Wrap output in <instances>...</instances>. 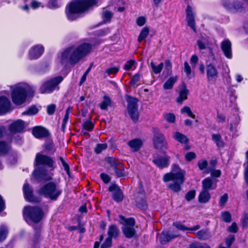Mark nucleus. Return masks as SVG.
Returning <instances> with one entry per match:
<instances>
[{
	"instance_id": "54",
	"label": "nucleus",
	"mask_w": 248,
	"mask_h": 248,
	"mask_svg": "<svg viewBox=\"0 0 248 248\" xmlns=\"http://www.w3.org/2000/svg\"><path fill=\"white\" fill-rule=\"evenodd\" d=\"M60 160L64 168V169L66 171V173H67L68 175H69L70 168L68 165L66 163V162L63 160V159L62 157H60Z\"/></svg>"
},
{
	"instance_id": "31",
	"label": "nucleus",
	"mask_w": 248,
	"mask_h": 248,
	"mask_svg": "<svg viewBox=\"0 0 248 248\" xmlns=\"http://www.w3.org/2000/svg\"><path fill=\"white\" fill-rule=\"evenodd\" d=\"M149 33V29L148 27H145L142 28L138 37V41L139 42H141L148 36Z\"/></svg>"
},
{
	"instance_id": "9",
	"label": "nucleus",
	"mask_w": 248,
	"mask_h": 248,
	"mask_svg": "<svg viewBox=\"0 0 248 248\" xmlns=\"http://www.w3.org/2000/svg\"><path fill=\"white\" fill-rule=\"evenodd\" d=\"M121 218L124 220V224L122 228L123 232L127 238H131L135 234V230L134 228L135 220L132 218L124 219L123 217L121 216Z\"/></svg>"
},
{
	"instance_id": "63",
	"label": "nucleus",
	"mask_w": 248,
	"mask_h": 248,
	"mask_svg": "<svg viewBox=\"0 0 248 248\" xmlns=\"http://www.w3.org/2000/svg\"><path fill=\"white\" fill-rule=\"evenodd\" d=\"M173 226H175L176 228L180 230H187V228L184 226L182 224L179 222H176L173 223Z\"/></svg>"
},
{
	"instance_id": "39",
	"label": "nucleus",
	"mask_w": 248,
	"mask_h": 248,
	"mask_svg": "<svg viewBox=\"0 0 248 248\" xmlns=\"http://www.w3.org/2000/svg\"><path fill=\"white\" fill-rule=\"evenodd\" d=\"M38 110L35 107H31L27 111H25L22 113L23 115H35L38 113Z\"/></svg>"
},
{
	"instance_id": "40",
	"label": "nucleus",
	"mask_w": 248,
	"mask_h": 248,
	"mask_svg": "<svg viewBox=\"0 0 248 248\" xmlns=\"http://www.w3.org/2000/svg\"><path fill=\"white\" fill-rule=\"evenodd\" d=\"M9 149V146L4 142H0V155L6 153Z\"/></svg>"
},
{
	"instance_id": "20",
	"label": "nucleus",
	"mask_w": 248,
	"mask_h": 248,
	"mask_svg": "<svg viewBox=\"0 0 248 248\" xmlns=\"http://www.w3.org/2000/svg\"><path fill=\"white\" fill-rule=\"evenodd\" d=\"M119 229L114 225H111L109 226L108 231V237L106 239V244L111 245V239L118 236L119 234Z\"/></svg>"
},
{
	"instance_id": "18",
	"label": "nucleus",
	"mask_w": 248,
	"mask_h": 248,
	"mask_svg": "<svg viewBox=\"0 0 248 248\" xmlns=\"http://www.w3.org/2000/svg\"><path fill=\"white\" fill-rule=\"evenodd\" d=\"M170 157L169 156L155 158L153 160V163L159 168H167L170 164Z\"/></svg>"
},
{
	"instance_id": "48",
	"label": "nucleus",
	"mask_w": 248,
	"mask_h": 248,
	"mask_svg": "<svg viewBox=\"0 0 248 248\" xmlns=\"http://www.w3.org/2000/svg\"><path fill=\"white\" fill-rule=\"evenodd\" d=\"M135 62V61L133 60L127 61L124 66V69L126 70H129L132 66H134Z\"/></svg>"
},
{
	"instance_id": "4",
	"label": "nucleus",
	"mask_w": 248,
	"mask_h": 248,
	"mask_svg": "<svg viewBox=\"0 0 248 248\" xmlns=\"http://www.w3.org/2000/svg\"><path fill=\"white\" fill-rule=\"evenodd\" d=\"M97 3L96 0H75L67 6L65 13L68 20L73 21L80 16L90 6Z\"/></svg>"
},
{
	"instance_id": "49",
	"label": "nucleus",
	"mask_w": 248,
	"mask_h": 248,
	"mask_svg": "<svg viewBox=\"0 0 248 248\" xmlns=\"http://www.w3.org/2000/svg\"><path fill=\"white\" fill-rule=\"evenodd\" d=\"M195 190H190L186 193L185 198L187 201H190L195 197Z\"/></svg>"
},
{
	"instance_id": "19",
	"label": "nucleus",
	"mask_w": 248,
	"mask_h": 248,
	"mask_svg": "<svg viewBox=\"0 0 248 248\" xmlns=\"http://www.w3.org/2000/svg\"><path fill=\"white\" fill-rule=\"evenodd\" d=\"M25 128V123L21 120H17L12 123L9 126V130L12 133L22 132Z\"/></svg>"
},
{
	"instance_id": "30",
	"label": "nucleus",
	"mask_w": 248,
	"mask_h": 248,
	"mask_svg": "<svg viewBox=\"0 0 248 248\" xmlns=\"http://www.w3.org/2000/svg\"><path fill=\"white\" fill-rule=\"evenodd\" d=\"M177 236V235H169L167 232H163L159 236V240L162 244H165L168 242L171 239Z\"/></svg>"
},
{
	"instance_id": "1",
	"label": "nucleus",
	"mask_w": 248,
	"mask_h": 248,
	"mask_svg": "<svg viewBox=\"0 0 248 248\" xmlns=\"http://www.w3.org/2000/svg\"><path fill=\"white\" fill-rule=\"evenodd\" d=\"M92 48V46L88 43H82L77 47L68 48L61 54L60 62L64 65L68 63L75 65L88 55Z\"/></svg>"
},
{
	"instance_id": "35",
	"label": "nucleus",
	"mask_w": 248,
	"mask_h": 248,
	"mask_svg": "<svg viewBox=\"0 0 248 248\" xmlns=\"http://www.w3.org/2000/svg\"><path fill=\"white\" fill-rule=\"evenodd\" d=\"M8 229L5 226L0 227V241H2L6 238L8 234Z\"/></svg>"
},
{
	"instance_id": "44",
	"label": "nucleus",
	"mask_w": 248,
	"mask_h": 248,
	"mask_svg": "<svg viewBox=\"0 0 248 248\" xmlns=\"http://www.w3.org/2000/svg\"><path fill=\"white\" fill-rule=\"evenodd\" d=\"M31 6L33 9H36L39 7H43L44 6L42 3L37 0H33L31 2Z\"/></svg>"
},
{
	"instance_id": "47",
	"label": "nucleus",
	"mask_w": 248,
	"mask_h": 248,
	"mask_svg": "<svg viewBox=\"0 0 248 248\" xmlns=\"http://www.w3.org/2000/svg\"><path fill=\"white\" fill-rule=\"evenodd\" d=\"M221 217L222 219L227 222H229L231 220V216L229 213L228 212H224L222 213Z\"/></svg>"
},
{
	"instance_id": "59",
	"label": "nucleus",
	"mask_w": 248,
	"mask_h": 248,
	"mask_svg": "<svg viewBox=\"0 0 248 248\" xmlns=\"http://www.w3.org/2000/svg\"><path fill=\"white\" fill-rule=\"evenodd\" d=\"M140 78V76L139 74H136L133 77L132 79L130 81V84L132 85H134L137 83Z\"/></svg>"
},
{
	"instance_id": "56",
	"label": "nucleus",
	"mask_w": 248,
	"mask_h": 248,
	"mask_svg": "<svg viewBox=\"0 0 248 248\" xmlns=\"http://www.w3.org/2000/svg\"><path fill=\"white\" fill-rule=\"evenodd\" d=\"M56 106L55 105L51 104L47 106V112L48 114H53L55 110Z\"/></svg>"
},
{
	"instance_id": "58",
	"label": "nucleus",
	"mask_w": 248,
	"mask_h": 248,
	"mask_svg": "<svg viewBox=\"0 0 248 248\" xmlns=\"http://www.w3.org/2000/svg\"><path fill=\"white\" fill-rule=\"evenodd\" d=\"M107 162L110 165L111 167H114L115 169V167H117L116 164L117 163L115 161V159L112 157H108L106 159Z\"/></svg>"
},
{
	"instance_id": "25",
	"label": "nucleus",
	"mask_w": 248,
	"mask_h": 248,
	"mask_svg": "<svg viewBox=\"0 0 248 248\" xmlns=\"http://www.w3.org/2000/svg\"><path fill=\"white\" fill-rule=\"evenodd\" d=\"M32 134L37 138H41L46 137L48 132L46 129L41 127H34L32 130Z\"/></svg>"
},
{
	"instance_id": "43",
	"label": "nucleus",
	"mask_w": 248,
	"mask_h": 248,
	"mask_svg": "<svg viewBox=\"0 0 248 248\" xmlns=\"http://www.w3.org/2000/svg\"><path fill=\"white\" fill-rule=\"evenodd\" d=\"M196 156L195 153L193 152H187L185 156L186 160L189 162L195 159Z\"/></svg>"
},
{
	"instance_id": "14",
	"label": "nucleus",
	"mask_w": 248,
	"mask_h": 248,
	"mask_svg": "<svg viewBox=\"0 0 248 248\" xmlns=\"http://www.w3.org/2000/svg\"><path fill=\"white\" fill-rule=\"evenodd\" d=\"M44 52V47L41 45L32 47L29 52V56L30 59L34 60L40 57Z\"/></svg>"
},
{
	"instance_id": "53",
	"label": "nucleus",
	"mask_w": 248,
	"mask_h": 248,
	"mask_svg": "<svg viewBox=\"0 0 248 248\" xmlns=\"http://www.w3.org/2000/svg\"><path fill=\"white\" fill-rule=\"evenodd\" d=\"M146 23V18L143 16H140L136 20V23L139 26H142Z\"/></svg>"
},
{
	"instance_id": "26",
	"label": "nucleus",
	"mask_w": 248,
	"mask_h": 248,
	"mask_svg": "<svg viewBox=\"0 0 248 248\" xmlns=\"http://www.w3.org/2000/svg\"><path fill=\"white\" fill-rule=\"evenodd\" d=\"M188 92V90L186 89V85L184 84L179 92V96L176 99L177 102L179 104H182L184 100L187 99Z\"/></svg>"
},
{
	"instance_id": "23",
	"label": "nucleus",
	"mask_w": 248,
	"mask_h": 248,
	"mask_svg": "<svg viewBox=\"0 0 248 248\" xmlns=\"http://www.w3.org/2000/svg\"><path fill=\"white\" fill-rule=\"evenodd\" d=\"M131 151L133 152L138 151L143 145V141L140 139H134L127 142Z\"/></svg>"
},
{
	"instance_id": "10",
	"label": "nucleus",
	"mask_w": 248,
	"mask_h": 248,
	"mask_svg": "<svg viewBox=\"0 0 248 248\" xmlns=\"http://www.w3.org/2000/svg\"><path fill=\"white\" fill-rule=\"evenodd\" d=\"M9 93L6 91L0 93V114L8 112L11 108V103L8 98Z\"/></svg>"
},
{
	"instance_id": "17",
	"label": "nucleus",
	"mask_w": 248,
	"mask_h": 248,
	"mask_svg": "<svg viewBox=\"0 0 248 248\" xmlns=\"http://www.w3.org/2000/svg\"><path fill=\"white\" fill-rule=\"evenodd\" d=\"M109 190L112 192L113 199L117 202H120L123 199V195L120 188L116 185H112L109 187Z\"/></svg>"
},
{
	"instance_id": "32",
	"label": "nucleus",
	"mask_w": 248,
	"mask_h": 248,
	"mask_svg": "<svg viewBox=\"0 0 248 248\" xmlns=\"http://www.w3.org/2000/svg\"><path fill=\"white\" fill-rule=\"evenodd\" d=\"M150 65L153 71L155 74H159L161 72L164 66V63L163 62L160 63L158 65H155V63L152 62Z\"/></svg>"
},
{
	"instance_id": "64",
	"label": "nucleus",
	"mask_w": 248,
	"mask_h": 248,
	"mask_svg": "<svg viewBox=\"0 0 248 248\" xmlns=\"http://www.w3.org/2000/svg\"><path fill=\"white\" fill-rule=\"evenodd\" d=\"M116 174L118 177H122L124 176V173L122 170L119 169L117 167H115L114 169Z\"/></svg>"
},
{
	"instance_id": "16",
	"label": "nucleus",
	"mask_w": 248,
	"mask_h": 248,
	"mask_svg": "<svg viewBox=\"0 0 248 248\" xmlns=\"http://www.w3.org/2000/svg\"><path fill=\"white\" fill-rule=\"evenodd\" d=\"M207 78L208 81H215L218 77V71L216 67L211 64H208L206 67Z\"/></svg>"
},
{
	"instance_id": "36",
	"label": "nucleus",
	"mask_w": 248,
	"mask_h": 248,
	"mask_svg": "<svg viewBox=\"0 0 248 248\" xmlns=\"http://www.w3.org/2000/svg\"><path fill=\"white\" fill-rule=\"evenodd\" d=\"M72 110L71 107H68L66 110V113L65 114L64 118L63 119V122L62 124V128L64 130L66 124L67 123L68 119H69V115L70 111Z\"/></svg>"
},
{
	"instance_id": "41",
	"label": "nucleus",
	"mask_w": 248,
	"mask_h": 248,
	"mask_svg": "<svg viewBox=\"0 0 248 248\" xmlns=\"http://www.w3.org/2000/svg\"><path fill=\"white\" fill-rule=\"evenodd\" d=\"M82 125L84 130L89 131L92 130L93 128V124L90 121H86Z\"/></svg>"
},
{
	"instance_id": "5",
	"label": "nucleus",
	"mask_w": 248,
	"mask_h": 248,
	"mask_svg": "<svg viewBox=\"0 0 248 248\" xmlns=\"http://www.w3.org/2000/svg\"><path fill=\"white\" fill-rule=\"evenodd\" d=\"M24 217L28 223L39 222L43 217V214L38 207H25L23 211Z\"/></svg>"
},
{
	"instance_id": "38",
	"label": "nucleus",
	"mask_w": 248,
	"mask_h": 248,
	"mask_svg": "<svg viewBox=\"0 0 248 248\" xmlns=\"http://www.w3.org/2000/svg\"><path fill=\"white\" fill-rule=\"evenodd\" d=\"M182 113H186L189 117L192 118H195V115L193 114L189 107L186 106L181 109Z\"/></svg>"
},
{
	"instance_id": "45",
	"label": "nucleus",
	"mask_w": 248,
	"mask_h": 248,
	"mask_svg": "<svg viewBox=\"0 0 248 248\" xmlns=\"http://www.w3.org/2000/svg\"><path fill=\"white\" fill-rule=\"evenodd\" d=\"M165 119L169 123H174L175 120V116L173 113H167L165 116Z\"/></svg>"
},
{
	"instance_id": "33",
	"label": "nucleus",
	"mask_w": 248,
	"mask_h": 248,
	"mask_svg": "<svg viewBox=\"0 0 248 248\" xmlns=\"http://www.w3.org/2000/svg\"><path fill=\"white\" fill-rule=\"evenodd\" d=\"M197 237L201 239H206L210 237L207 230H202L197 233Z\"/></svg>"
},
{
	"instance_id": "52",
	"label": "nucleus",
	"mask_w": 248,
	"mask_h": 248,
	"mask_svg": "<svg viewBox=\"0 0 248 248\" xmlns=\"http://www.w3.org/2000/svg\"><path fill=\"white\" fill-rule=\"evenodd\" d=\"M228 200V195L226 194H224L220 197L219 204L221 206H224Z\"/></svg>"
},
{
	"instance_id": "15",
	"label": "nucleus",
	"mask_w": 248,
	"mask_h": 248,
	"mask_svg": "<svg viewBox=\"0 0 248 248\" xmlns=\"http://www.w3.org/2000/svg\"><path fill=\"white\" fill-rule=\"evenodd\" d=\"M221 48L224 55L228 59L232 58V44L230 41L226 39L223 40L220 44Z\"/></svg>"
},
{
	"instance_id": "28",
	"label": "nucleus",
	"mask_w": 248,
	"mask_h": 248,
	"mask_svg": "<svg viewBox=\"0 0 248 248\" xmlns=\"http://www.w3.org/2000/svg\"><path fill=\"white\" fill-rule=\"evenodd\" d=\"M173 139L181 143L186 144L189 141L188 138L185 135L179 132H175L173 133Z\"/></svg>"
},
{
	"instance_id": "51",
	"label": "nucleus",
	"mask_w": 248,
	"mask_h": 248,
	"mask_svg": "<svg viewBox=\"0 0 248 248\" xmlns=\"http://www.w3.org/2000/svg\"><path fill=\"white\" fill-rule=\"evenodd\" d=\"M208 163L206 160H202L198 162V165L201 170L205 169L207 166Z\"/></svg>"
},
{
	"instance_id": "24",
	"label": "nucleus",
	"mask_w": 248,
	"mask_h": 248,
	"mask_svg": "<svg viewBox=\"0 0 248 248\" xmlns=\"http://www.w3.org/2000/svg\"><path fill=\"white\" fill-rule=\"evenodd\" d=\"M113 102L111 99L108 96L105 95L103 97V100L99 104V106L101 109L106 110L108 107L113 106Z\"/></svg>"
},
{
	"instance_id": "13",
	"label": "nucleus",
	"mask_w": 248,
	"mask_h": 248,
	"mask_svg": "<svg viewBox=\"0 0 248 248\" xmlns=\"http://www.w3.org/2000/svg\"><path fill=\"white\" fill-rule=\"evenodd\" d=\"M53 161L50 158L46 156L38 153L36 155L35 159V165L36 166L40 165H46L49 167H52Z\"/></svg>"
},
{
	"instance_id": "42",
	"label": "nucleus",
	"mask_w": 248,
	"mask_h": 248,
	"mask_svg": "<svg viewBox=\"0 0 248 248\" xmlns=\"http://www.w3.org/2000/svg\"><path fill=\"white\" fill-rule=\"evenodd\" d=\"M102 16L105 21H108L112 16V13L108 11H105L103 13Z\"/></svg>"
},
{
	"instance_id": "46",
	"label": "nucleus",
	"mask_w": 248,
	"mask_h": 248,
	"mask_svg": "<svg viewBox=\"0 0 248 248\" xmlns=\"http://www.w3.org/2000/svg\"><path fill=\"white\" fill-rule=\"evenodd\" d=\"M165 68L167 71V72L168 74H171L172 73V65L170 62L169 60H167L165 62Z\"/></svg>"
},
{
	"instance_id": "57",
	"label": "nucleus",
	"mask_w": 248,
	"mask_h": 248,
	"mask_svg": "<svg viewBox=\"0 0 248 248\" xmlns=\"http://www.w3.org/2000/svg\"><path fill=\"white\" fill-rule=\"evenodd\" d=\"M228 230L229 232H236L238 230L236 224L234 222L232 223L231 226L228 228Z\"/></svg>"
},
{
	"instance_id": "21",
	"label": "nucleus",
	"mask_w": 248,
	"mask_h": 248,
	"mask_svg": "<svg viewBox=\"0 0 248 248\" xmlns=\"http://www.w3.org/2000/svg\"><path fill=\"white\" fill-rule=\"evenodd\" d=\"M217 187L216 182L212 178L208 177L202 181V189L209 190L215 189Z\"/></svg>"
},
{
	"instance_id": "27",
	"label": "nucleus",
	"mask_w": 248,
	"mask_h": 248,
	"mask_svg": "<svg viewBox=\"0 0 248 248\" xmlns=\"http://www.w3.org/2000/svg\"><path fill=\"white\" fill-rule=\"evenodd\" d=\"M178 78L177 76L170 77L163 84V89L165 90H168L172 89L174 84L178 80Z\"/></svg>"
},
{
	"instance_id": "8",
	"label": "nucleus",
	"mask_w": 248,
	"mask_h": 248,
	"mask_svg": "<svg viewBox=\"0 0 248 248\" xmlns=\"http://www.w3.org/2000/svg\"><path fill=\"white\" fill-rule=\"evenodd\" d=\"M127 102V111L130 118L133 121H137L139 117L138 108V100L136 98L127 96L126 97Z\"/></svg>"
},
{
	"instance_id": "11",
	"label": "nucleus",
	"mask_w": 248,
	"mask_h": 248,
	"mask_svg": "<svg viewBox=\"0 0 248 248\" xmlns=\"http://www.w3.org/2000/svg\"><path fill=\"white\" fill-rule=\"evenodd\" d=\"M153 142L156 149L163 150L167 148V143L164 136L161 133L157 132L155 134Z\"/></svg>"
},
{
	"instance_id": "34",
	"label": "nucleus",
	"mask_w": 248,
	"mask_h": 248,
	"mask_svg": "<svg viewBox=\"0 0 248 248\" xmlns=\"http://www.w3.org/2000/svg\"><path fill=\"white\" fill-rule=\"evenodd\" d=\"M212 140L218 147H221L223 146L224 143L222 141L221 136L219 134H213Z\"/></svg>"
},
{
	"instance_id": "6",
	"label": "nucleus",
	"mask_w": 248,
	"mask_h": 248,
	"mask_svg": "<svg viewBox=\"0 0 248 248\" xmlns=\"http://www.w3.org/2000/svg\"><path fill=\"white\" fill-rule=\"evenodd\" d=\"M39 193L51 200H56L61 194L62 190L54 183H49L40 188Z\"/></svg>"
},
{
	"instance_id": "7",
	"label": "nucleus",
	"mask_w": 248,
	"mask_h": 248,
	"mask_svg": "<svg viewBox=\"0 0 248 248\" xmlns=\"http://www.w3.org/2000/svg\"><path fill=\"white\" fill-rule=\"evenodd\" d=\"M63 79L62 76H58L46 81L40 88L41 93H50L56 88L59 89L58 86L62 81Z\"/></svg>"
},
{
	"instance_id": "3",
	"label": "nucleus",
	"mask_w": 248,
	"mask_h": 248,
	"mask_svg": "<svg viewBox=\"0 0 248 248\" xmlns=\"http://www.w3.org/2000/svg\"><path fill=\"white\" fill-rule=\"evenodd\" d=\"M186 172L181 169L179 165L173 164L171 171L164 174L163 180L165 182L172 181L168 186V188L174 192H177L181 189V185L185 181Z\"/></svg>"
},
{
	"instance_id": "2",
	"label": "nucleus",
	"mask_w": 248,
	"mask_h": 248,
	"mask_svg": "<svg viewBox=\"0 0 248 248\" xmlns=\"http://www.w3.org/2000/svg\"><path fill=\"white\" fill-rule=\"evenodd\" d=\"M11 96L13 103L16 106H20L24 104L27 97L33 95L34 89L24 82L18 83L11 87Z\"/></svg>"
},
{
	"instance_id": "29",
	"label": "nucleus",
	"mask_w": 248,
	"mask_h": 248,
	"mask_svg": "<svg viewBox=\"0 0 248 248\" xmlns=\"http://www.w3.org/2000/svg\"><path fill=\"white\" fill-rule=\"evenodd\" d=\"M211 195L209 191L202 189L198 197L199 202L201 203H206L209 201Z\"/></svg>"
},
{
	"instance_id": "12",
	"label": "nucleus",
	"mask_w": 248,
	"mask_h": 248,
	"mask_svg": "<svg viewBox=\"0 0 248 248\" xmlns=\"http://www.w3.org/2000/svg\"><path fill=\"white\" fill-rule=\"evenodd\" d=\"M186 21L187 25L189 26L194 31L196 32V29L195 27V13L193 11L192 7L187 5L186 10Z\"/></svg>"
},
{
	"instance_id": "62",
	"label": "nucleus",
	"mask_w": 248,
	"mask_h": 248,
	"mask_svg": "<svg viewBox=\"0 0 248 248\" xmlns=\"http://www.w3.org/2000/svg\"><path fill=\"white\" fill-rule=\"evenodd\" d=\"M119 69L116 67H111L108 69L106 70V73H108V75L110 74H115L117 73Z\"/></svg>"
},
{
	"instance_id": "55",
	"label": "nucleus",
	"mask_w": 248,
	"mask_h": 248,
	"mask_svg": "<svg viewBox=\"0 0 248 248\" xmlns=\"http://www.w3.org/2000/svg\"><path fill=\"white\" fill-rule=\"evenodd\" d=\"M234 240L233 235L229 236L225 240L226 244L228 248H230Z\"/></svg>"
},
{
	"instance_id": "61",
	"label": "nucleus",
	"mask_w": 248,
	"mask_h": 248,
	"mask_svg": "<svg viewBox=\"0 0 248 248\" xmlns=\"http://www.w3.org/2000/svg\"><path fill=\"white\" fill-rule=\"evenodd\" d=\"M100 177L105 183H108L110 181V178L107 174L104 173H101L100 174Z\"/></svg>"
},
{
	"instance_id": "22",
	"label": "nucleus",
	"mask_w": 248,
	"mask_h": 248,
	"mask_svg": "<svg viewBox=\"0 0 248 248\" xmlns=\"http://www.w3.org/2000/svg\"><path fill=\"white\" fill-rule=\"evenodd\" d=\"M23 192L25 198L29 202H37L38 200L35 198L32 195V191L29 187L28 183H25L23 186Z\"/></svg>"
},
{
	"instance_id": "60",
	"label": "nucleus",
	"mask_w": 248,
	"mask_h": 248,
	"mask_svg": "<svg viewBox=\"0 0 248 248\" xmlns=\"http://www.w3.org/2000/svg\"><path fill=\"white\" fill-rule=\"evenodd\" d=\"M197 45L201 50L204 49L206 48V44L202 40H198L197 41Z\"/></svg>"
},
{
	"instance_id": "37",
	"label": "nucleus",
	"mask_w": 248,
	"mask_h": 248,
	"mask_svg": "<svg viewBox=\"0 0 248 248\" xmlns=\"http://www.w3.org/2000/svg\"><path fill=\"white\" fill-rule=\"evenodd\" d=\"M107 147L106 143L98 144L94 149V151L96 154H100L103 151L105 150Z\"/></svg>"
},
{
	"instance_id": "50",
	"label": "nucleus",
	"mask_w": 248,
	"mask_h": 248,
	"mask_svg": "<svg viewBox=\"0 0 248 248\" xmlns=\"http://www.w3.org/2000/svg\"><path fill=\"white\" fill-rule=\"evenodd\" d=\"M184 72L186 73L187 76H189L191 73V67L189 66L187 62H184Z\"/></svg>"
}]
</instances>
